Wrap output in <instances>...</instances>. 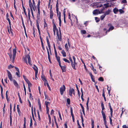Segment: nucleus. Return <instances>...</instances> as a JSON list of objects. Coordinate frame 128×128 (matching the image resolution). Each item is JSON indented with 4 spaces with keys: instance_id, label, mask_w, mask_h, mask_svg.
<instances>
[{
    "instance_id": "nucleus-1",
    "label": "nucleus",
    "mask_w": 128,
    "mask_h": 128,
    "mask_svg": "<svg viewBox=\"0 0 128 128\" xmlns=\"http://www.w3.org/2000/svg\"><path fill=\"white\" fill-rule=\"evenodd\" d=\"M27 58L28 59V62L30 66L32 65V64L30 62L31 59L30 56L28 54H27L25 56V57L24 58V62L26 64H28L27 61Z\"/></svg>"
},
{
    "instance_id": "nucleus-2",
    "label": "nucleus",
    "mask_w": 128,
    "mask_h": 128,
    "mask_svg": "<svg viewBox=\"0 0 128 128\" xmlns=\"http://www.w3.org/2000/svg\"><path fill=\"white\" fill-rule=\"evenodd\" d=\"M15 48L12 49V52L13 53V56L12 57V62L14 63L16 58V47L15 44H14Z\"/></svg>"
},
{
    "instance_id": "nucleus-3",
    "label": "nucleus",
    "mask_w": 128,
    "mask_h": 128,
    "mask_svg": "<svg viewBox=\"0 0 128 128\" xmlns=\"http://www.w3.org/2000/svg\"><path fill=\"white\" fill-rule=\"evenodd\" d=\"M66 88L64 85H63L60 88V94L62 95L63 94L64 92L65 91Z\"/></svg>"
},
{
    "instance_id": "nucleus-4",
    "label": "nucleus",
    "mask_w": 128,
    "mask_h": 128,
    "mask_svg": "<svg viewBox=\"0 0 128 128\" xmlns=\"http://www.w3.org/2000/svg\"><path fill=\"white\" fill-rule=\"evenodd\" d=\"M6 71L7 72L8 76L9 79L11 81H12V80L13 78L12 74L8 70H7Z\"/></svg>"
},
{
    "instance_id": "nucleus-5",
    "label": "nucleus",
    "mask_w": 128,
    "mask_h": 128,
    "mask_svg": "<svg viewBox=\"0 0 128 128\" xmlns=\"http://www.w3.org/2000/svg\"><path fill=\"white\" fill-rule=\"evenodd\" d=\"M29 6L30 7V10H31V9H32H32L34 11H35V8L33 6L32 4V3L31 2V0H29Z\"/></svg>"
},
{
    "instance_id": "nucleus-6",
    "label": "nucleus",
    "mask_w": 128,
    "mask_h": 128,
    "mask_svg": "<svg viewBox=\"0 0 128 128\" xmlns=\"http://www.w3.org/2000/svg\"><path fill=\"white\" fill-rule=\"evenodd\" d=\"M46 40L47 41V44H48V48H49L50 52L51 53V49H50V44L49 40H48V39L47 36L46 37ZM50 54H51V53H50Z\"/></svg>"
},
{
    "instance_id": "nucleus-7",
    "label": "nucleus",
    "mask_w": 128,
    "mask_h": 128,
    "mask_svg": "<svg viewBox=\"0 0 128 128\" xmlns=\"http://www.w3.org/2000/svg\"><path fill=\"white\" fill-rule=\"evenodd\" d=\"M52 5L50 6V19H52L54 15V13L52 10Z\"/></svg>"
},
{
    "instance_id": "nucleus-8",
    "label": "nucleus",
    "mask_w": 128,
    "mask_h": 128,
    "mask_svg": "<svg viewBox=\"0 0 128 128\" xmlns=\"http://www.w3.org/2000/svg\"><path fill=\"white\" fill-rule=\"evenodd\" d=\"M59 66L61 68L62 70V72H65L66 71V67L65 66H62L61 64H59Z\"/></svg>"
},
{
    "instance_id": "nucleus-9",
    "label": "nucleus",
    "mask_w": 128,
    "mask_h": 128,
    "mask_svg": "<svg viewBox=\"0 0 128 128\" xmlns=\"http://www.w3.org/2000/svg\"><path fill=\"white\" fill-rule=\"evenodd\" d=\"M38 10V13L36 16L38 20L40 19V8H37Z\"/></svg>"
},
{
    "instance_id": "nucleus-10",
    "label": "nucleus",
    "mask_w": 128,
    "mask_h": 128,
    "mask_svg": "<svg viewBox=\"0 0 128 128\" xmlns=\"http://www.w3.org/2000/svg\"><path fill=\"white\" fill-rule=\"evenodd\" d=\"M74 90L73 88H70L68 91V94L71 97L72 96V93L74 91Z\"/></svg>"
},
{
    "instance_id": "nucleus-11",
    "label": "nucleus",
    "mask_w": 128,
    "mask_h": 128,
    "mask_svg": "<svg viewBox=\"0 0 128 128\" xmlns=\"http://www.w3.org/2000/svg\"><path fill=\"white\" fill-rule=\"evenodd\" d=\"M11 47H10L9 48V52L8 53V54L9 56L10 59L11 60L12 58V50L11 49Z\"/></svg>"
},
{
    "instance_id": "nucleus-12",
    "label": "nucleus",
    "mask_w": 128,
    "mask_h": 128,
    "mask_svg": "<svg viewBox=\"0 0 128 128\" xmlns=\"http://www.w3.org/2000/svg\"><path fill=\"white\" fill-rule=\"evenodd\" d=\"M15 68L16 69V70L18 72H16V74L17 76L18 77H20V70L19 68H18L17 67H15Z\"/></svg>"
},
{
    "instance_id": "nucleus-13",
    "label": "nucleus",
    "mask_w": 128,
    "mask_h": 128,
    "mask_svg": "<svg viewBox=\"0 0 128 128\" xmlns=\"http://www.w3.org/2000/svg\"><path fill=\"white\" fill-rule=\"evenodd\" d=\"M89 98L88 97L87 98V102L86 103V109L88 111H89V108L88 107V103L89 102Z\"/></svg>"
},
{
    "instance_id": "nucleus-14",
    "label": "nucleus",
    "mask_w": 128,
    "mask_h": 128,
    "mask_svg": "<svg viewBox=\"0 0 128 128\" xmlns=\"http://www.w3.org/2000/svg\"><path fill=\"white\" fill-rule=\"evenodd\" d=\"M34 66L32 67V68L34 70L35 72V73H36V72L37 73H38V69L37 67L34 64Z\"/></svg>"
},
{
    "instance_id": "nucleus-15",
    "label": "nucleus",
    "mask_w": 128,
    "mask_h": 128,
    "mask_svg": "<svg viewBox=\"0 0 128 128\" xmlns=\"http://www.w3.org/2000/svg\"><path fill=\"white\" fill-rule=\"evenodd\" d=\"M101 106L102 108V110L101 112H104L103 110L105 109V108L103 102H102L101 104Z\"/></svg>"
},
{
    "instance_id": "nucleus-16",
    "label": "nucleus",
    "mask_w": 128,
    "mask_h": 128,
    "mask_svg": "<svg viewBox=\"0 0 128 128\" xmlns=\"http://www.w3.org/2000/svg\"><path fill=\"white\" fill-rule=\"evenodd\" d=\"M89 74L90 75V77H91V78L92 79V81L94 82H95V80H94V78H93V77H94V76L92 75V73L91 72H90L89 73Z\"/></svg>"
},
{
    "instance_id": "nucleus-17",
    "label": "nucleus",
    "mask_w": 128,
    "mask_h": 128,
    "mask_svg": "<svg viewBox=\"0 0 128 128\" xmlns=\"http://www.w3.org/2000/svg\"><path fill=\"white\" fill-rule=\"evenodd\" d=\"M57 37L58 40L60 41H62V34H59L57 35Z\"/></svg>"
},
{
    "instance_id": "nucleus-18",
    "label": "nucleus",
    "mask_w": 128,
    "mask_h": 128,
    "mask_svg": "<svg viewBox=\"0 0 128 128\" xmlns=\"http://www.w3.org/2000/svg\"><path fill=\"white\" fill-rule=\"evenodd\" d=\"M55 57L58 62V64H61L60 57L59 56H57V55L56 56H55Z\"/></svg>"
},
{
    "instance_id": "nucleus-19",
    "label": "nucleus",
    "mask_w": 128,
    "mask_h": 128,
    "mask_svg": "<svg viewBox=\"0 0 128 128\" xmlns=\"http://www.w3.org/2000/svg\"><path fill=\"white\" fill-rule=\"evenodd\" d=\"M58 0L56 2V13L57 12H59L58 11Z\"/></svg>"
},
{
    "instance_id": "nucleus-20",
    "label": "nucleus",
    "mask_w": 128,
    "mask_h": 128,
    "mask_svg": "<svg viewBox=\"0 0 128 128\" xmlns=\"http://www.w3.org/2000/svg\"><path fill=\"white\" fill-rule=\"evenodd\" d=\"M17 112L18 113L19 115H20L21 114V112L20 110L19 107L18 105H17Z\"/></svg>"
},
{
    "instance_id": "nucleus-21",
    "label": "nucleus",
    "mask_w": 128,
    "mask_h": 128,
    "mask_svg": "<svg viewBox=\"0 0 128 128\" xmlns=\"http://www.w3.org/2000/svg\"><path fill=\"white\" fill-rule=\"evenodd\" d=\"M113 11L114 14H116L118 11V10L117 8H115L114 9Z\"/></svg>"
},
{
    "instance_id": "nucleus-22",
    "label": "nucleus",
    "mask_w": 128,
    "mask_h": 128,
    "mask_svg": "<svg viewBox=\"0 0 128 128\" xmlns=\"http://www.w3.org/2000/svg\"><path fill=\"white\" fill-rule=\"evenodd\" d=\"M108 26H110V27L109 28L111 30H112L114 29V27L112 26V24H111L109 23L108 24Z\"/></svg>"
},
{
    "instance_id": "nucleus-23",
    "label": "nucleus",
    "mask_w": 128,
    "mask_h": 128,
    "mask_svg": "<svg viewBox=\"0 0 128 128\" xmlns=\"http://www.w3.org/2000/svg\"><path fill=\"white\" fill-rule=\"evenodd\" d=\"M99 10L97 9H96L94 10L93 12V13L94 14H98V12Z\"/></svg>"
},
{
    "instance_id": "nucleus-24",
    "label": "nucleus",
    "mask_w": 128,
    "mask_h": 128,
    "mask_svg": "<svg viewBox=\"0 0 128 128\" xmlns=\"http://www.w3.org/2000/svg\"><path fill=\"white\" fill-rule=\"evenodd\" d=\"M13 82L14 86L17 87L18 86V83L15 80H13Z\"/></svg>"
},
{
    "instance_id": "nucleus-25",
    "label": "nucleus",
    "mask_w": 128,
    "mask_h": 128,
    "mask_svg": "<svg viewBox=\"0 0 128 128\" xmlns=\"http://www.w3.org/2000/svg\"><path fill=\"white\" fill-rule=\"evenodd\" d=\"M31 112L33 119L34 121H35V120L34 118V116L33 113V109L32 107L31 108Z\"/></svg>"
},
{
    "instance_id": "nucleus-26",
    "label": "nucleus",
    "mask_w": 128,
    "mask_h": 128,
    "mask_svg": "<svg viewBox=\"0 0 128 128\" xmlns=\"http://www.w3.org/2000/svg\"><path fill=\"white\" fill-rule=\"evenodd\" d=\"M61 53L63 57H64L66 56V53L64 50H63L62 51Z\"/></svg>"
},
{
    "instance_id": "nucleus-27",
    "label": "nucleus",
    "mask_w": 128,
    "mask_h": 128,
    "mask_svg": "<svg viewBox=\"0 0 128 128\" xmlns=\"http://www.w3.org/2000/svg\"><path fill=\"white\" fill-rule=\"evenodd\" d=\"M111 12V10H108L106 11L104 14L106 15H108L109 14L110 12Z\"/></svg>"
},
{
    "instance_id": "nucleus-28",
    "label": "nucleus",
    "mask_w": 128,
    "mask_h": 128,
    "mask_svg": "<svg viewBox=\"0 0 128 128\" xmlns=\"http://www.w3.org/2000/svg\"><path fill=\"white\" fill-rule=\"evenodd\" d=\"M11 114L12 113H10V126H11L12 124V116H11Z\"/></svg>"
},
{
    "instance_id": "nucleus-29",
    "label": "nucleus",
    "mask_w": 128,
    "mask_h": 128,
    "mask_svg": "<svg viewBox=\"0 0 128 128\" xmlns=\"http://www.w3.org/2000/svg\"><path fill=\"white\" fill-rule=\"evenodd\" d=\"M24 127L23 128H26V118L25 117L24 118V124L23 125Z\"/></svg>"
},
{
    "instance_id": "nucleus-30",
    "label": "nucleus",
    "mask_w": 128,
    "mask_h": 128,
    "mask_svg": "<svg viewBox=\"0 0 128 128\" xmlns=\"http://www.w3.org/2000/svg\"><path fill=\"white\" fill-rule=\"evenodd\" d=\"M22 76L24 79L25 80L26 83L29 81L26 78L25 76L23 75Z\"/></svg>"
},
{
    "instance_id": "nucleus-31",
    "label": "nucleus",
    "mask_w": 128,
    "mask_h": 128,
    "mask_svg": "<svg viewBox=\"0 0 128 128\" xmlns=\"http://www.w3.org/2000/svg\"><path fill=\"white\" fill-rule=\"evenodd\" d=\"M103 119H106V116L104 112H101Z\"/></svg>"
},
{
    "instance_id": "nucleus-32",
    "label": "nucleus",
    "mask_w": 128,
    "mask_h": 128,
    "mask_svg": "<svg viewBox=\"0 0 128 128\" xmlns=\"http://www.w3.org/2000/svg\"><path fill=\"white\" fill-rule=\"evenodd\" d=\"M70 113H71V115L72 116V117H74V114L73 113V112H72V107H71L70 108Z\"/></svg>"
},
{
    "instance_id": "nucleus-33",
    "label": "nucleus",
    "mask_w": 128,
    "mask_h": 128,
    "mask_svg": "<svg viewBox=\"0 0 128 128\" xmlns=\"http://www.w3.org/2000/svg\"><path fill=\"white\" fill-rule=\"evenodd\" d=\"M40 0H38V4L37 5V8H40Z\"/></svg>"
},
{
    "instance_id": "nucleus-34",
    "label": "nucleus",
    "mask_w": 128,
    "mask_h": 128,
    "mask_svg": "<svg viewBox=\"0 0 128 128\" xmlns=\"http://www.w3.org/2000/svg\"><path fill=\"white\" fill-rule=\"evenodd\" d=\"M92 128H94V121L93 120H91Z\"/></svg>"
},
{
    "instance_id": "nucleus-35",
    "label": "nucleus",
    "mask_w": 128,
    "mask_h": 128,
    "mask_svg": "<svg viewBox=\"0 0 128 128\" xmlns=\"http://www.w3.org/2000/svg\"><path fill=\"white\" fill-rule=\"evenodd\" d=\"M106 16V15L104 14L102 15L100 17V20H103L105 17Z\"/></svg>"
},
{
    "instance_id": "nucleus-36",
    "label": "nucleus",
    "mask_w": 128,
    "mask_h": 128,
    "mask_svg": "<svg viewBox=\"0 0 128 128\" xmlns=\"http://www.w3.org/2000/svg\"><path fill=\"white\" fill-rule=\"evenodd\" d=\"M71 64L72 68L73 69H74L75 70H76V69L75 67V65H74V64L73 62H72V63H71Z\"/></svg>"
},
{
    "instance_id": "nucleus-37",
    "label": "nucleus",
    "mask_w": 128,
    "mask_h": 128,
    "mask_svg": "<svg viewBox=\"0 0 128 128\" xmlns=\"http://www.w3.org/2000/svg\"><path fill=\"white\" fill-rule=\"evenodd\" d=\"M45 103L46 105V108H47L48 107V105L50 104V103L46 101L45 102Z\"/></svg>"
},
{
    "instance_id": "nucleus-38",
    "label": "nucleus",
    "mask_w": 128,
    "mask_h": 128,
    "mask_svg": "<svg viewBox=\"0 0 128 128\" xmlns=\"http://www.w3.org/2000/svg\"><path fill=\"white\" fill-rule=\"evenodd\" d=\"M109 3H107L106 4H104V5L105 6V8H108L109 6L108 5Z\"/></svg>"
},
{
    "instance_id": "nucleus-39",
    "label": "nucleus",
    "mask_w": 128,
    "mask_h": 128,
    "mask_svg": "<svg viewBox=\"0 0 128 128\" xmlns=\"http://www.w3.org/2000/svg\"><path fill=\"white\" fill-rule=\"evenodd\" d=\"M110 116L111 117H112V112H113V110L112 108H110Z\"/></svg>"
},
{
    "instance_id": "nucleus-40",
    "label": "nucleus",
    "mask_w": 128,
    "mask_h": 128,
    "mask_svg": "<svg viewBox=\"0 0 128 128\" xmlns=\"http://www.w3.org/2000/svg\"><path fill=\"white\" fill-rule=\"evenodd\" d=\"M41 77L42 79L44 81V82L46 81V80L45 78V77L43 75H41Z\"/></svg>"
},
{
    "instance_id": "nucleus-41",
    "label": "nucleus",
    "mask_w": 128,
    "mask_h": 128,
    "mask_svg": "<svg viewBox=\"0 0 128 128\" xmlns=\"http://www.w3.org/2000/svg\"><path fill=\"white\" fill-rule=\"evenodd\" d=\"M9 27H10V33L12 34V36H13V33L12 32V30L11 29V26H9Z\"/></svg>"
},
{
    "instance_id": "nucleus-42",
    "label": "nucleus",
    "mask_w": 128,
    "mask_h": 128,
    "mask_svg": "<svg viewBox=\"0 0 128 128\" xmlns=\"http://www.w3.org/2000/svg\"><path fill=\"white\" fill-rule=\"evenodd\" d=\"M65 47L66 49V50L67 51H68V44H66L65 45Z\"/></svg>"
},
{
    "instance_id": "nucleus-43",
    "label": "nucleus",
    "mask_w": 128,
    "mask_h": 128,
    "mask_svg": "<svg viewBox=\"0 0 128 128\" xmlns=\"http://www.w3.org/2000/svg\"><path fill=\"white\" fill-rule=\"evenodd\" d=\"M63 60L65 62H67L68 63H70V62L68 60L65 58H63Z\"/></svg>"
},
{
    "instance_id": "nucleus-44",
    "label": "nucleus",
    "mask_w": 128,
    "mask_h": 128,
    "mask_svg": "<svg viewBox=\"0 0 128 128\" xmlns=\"http://www.w3.org/2000/svg\"><path fill=\"white\" fill-rule=\"evenodd\" d=\"M81 33L82 34H85L86 33V32L85 30H81Z\"/></svg>"
},
{
    "instance_id": "nucleus-45",
    "label": "nucleus",
    "mask_w": 128,
    "mask_h": 128,
    "mask_svg": "<svg viewBox=\"0 0 128 128\" xmlns=\"http://www.w3.org/2000/svg\"><path fill=\"white\" fill-rule=\"evenodd\" d=\"M38 20V19H37V20H36V26H37V28H39V24L38 22V20Z\"/></svg>"
},
{
    "instance_id": "nucleus-46",
    "label": "nucleus",
    "mask_w": 128,
    "mask_h": 128,
    "mask_svg": "<svg viewBox=\"0 0 128 128\" xmlns=\"http://www.w3.org/2000/svg\"><path fill=\"white\" fill-rule=\"evenodd\" d=\"M66 101L68 104L69 105L70 104V100L69 98H68L66 100Z\"/></svg>"
},
{
    "instance_id": "nucleus-47",
    "label": "nucleus",
    "mask_w": 128,
    "mask_h": 128,
    "mask_svg": "<svg viewBox=\"0 0 128 128\" xmlns=\"http://www.w3.org/2000/svg\"><path fill=\"white\" fill-rule=\"evenodd\" d=\"M98 80L102 82L104 81V80L103 78L102 77H100L98 79Z\"/></svg>"
},
{
    "instance_id": "nucleus-48",
    "label": "nucleus",
    "mask_w": 128,
    "mask_h": 128,
    "mask_svg": "<svg viewBox=\"0 0 128 128\" xmlns=\"http://www.w3.org/2000/svg\"><path fill=\"white\" fill-rule=\"evenodd\" d=\"M53 30H56L57 29L55 24H53Z\"/></svg>"
},
{
    "instance_id": "nucleus-49",
    "label": "nucleus",
    "mask_w": 128,
    "mask_h": 128,
    "mask_svg": "<svg viewBox=\"0 0 128 128\" xmlns=\"http://www.w3.org/2000/svg\"><path fill=\"white\" fill-rule=\"evenodd\" d=\"M14 67V66H12L11 64H10V65H9L8 66V69H10V68H13Z\"/></svg>"
},
{
    "instance_id": "nucleus-50",
    "label": "nucleus",
    "mask_w": 128,
    "mask_h": 128,
    "mask_svg": "<svg viewBox=\"0 0 128 128\" xmlns=\"http://www.w3.org/2000/svg\"><path fill=\"white\" fill-rule=\"evenodd\" d=\"M32 2L33 3V4H32L33 6H34V7L35 9H36V4L34 2V1H33Z\"/></svg>"
},
{
    "instance_id": "nucleus-51",
    "label": "nucleus",
    "mask_w": 128,
    "mask_h": 128,
    "mask_svg": "<svg viewBox=\"0 0 128 128\" xmlns=\"http://www.w3.org/2000/svg\"><path fill=\"white\" fill-rule=\"evenodd\" d=\"M28 84V87L29 86H31L32 85V84L30 83V81H28V82H27Z\"/></svg>"
},
{
    "instance_id": "nucleus-52",
    "label": "nucleus",
    "mask_w": 128,
    "mask_h": 128,
    "mask_svg": "<svg viewBox=\"0 0 128 128\" xmlns=\"http://www.w3.org/2000/svg\"><path fill=\"white\" fill-rule=\"evenodd\" d=\"M118 11L120 12V14L123 13L124 12V11L122 9H120Z\"/></svg>"
},
{
    "instance_id": "nucleus-53",
    "label": "nucleus",
    "mask_w": 128,
    "mask_h": 128,
    "mask_svg": "<svg viewBox=\"0 0 128 128\" xmlns=\"http://www.w3.org/2000/svg\"><path fill=\"white\" fill-rule=\"evenodd\" d=\"M95 20H96V22H98L100 20V19L97 17H95Z\"/></svg>"
},
{
    "instance_id": "nucleus-54",
    "label": "nucleus",
    "mask_w": 128,
    "mask_h": 128,
    "mask_svg": "<svg viewBox=\"0 0 128 128\" xmlns=\"http://www.w3.org/2000/svg\"><path fill=\"white\" fill-rule=\"evenodd\" d=\"M30 95V100L32 99V100H33V96H32V95L31 93L29 94Z\"/></svg>"
},
{
    "instance_id": "nucleus-55",
    "label": "nucleus",
    "mask_w": 128,
    "mask_h": 128,
    "mask_svg": "<svg viewBox=\"0 0 128 128\" xmlns=\"http://www.w3.org/2000/svg\"><path fill=\"white\" fill-rule=\"evenodd\" d=\"M32 118H31L30 119V126L32 127Z\"/></svg>"
},
{
    "instance_id": "nucleus-56",
    "label": "nucleus",
    "mask_w": 128,
    "mask_h": 128,
    "mask_svg": "<svg viewBox=\"0 0 128 128\" xmlns=\"http://www.w3.org/2000/svg\"><path fill=\"white\" fill-rule=\"evenodd\" d=\"M58 114H59V118H60V120H62V118L61 117V115L60 113V112H59V111H58Z\"/></svg>"
},
{
    "instance_id": "nucleus-57",
    "label": "nucleus",
    "mask_w": 128,
    "mask_h": 128,
    "mask_svg": "<svg viewBox=\"0 0 128 128\" xmlns=\"http://www.w3.org/2000/svg\"><path fill=\"white\" fill-rule=\"evenodd\" d=\"M22 25L23 27V28H24V32H26V28H25V25H24V22H22Z\"/></svg>"
},
{
    "instance_id": "nucleus-58",
    "label": "nucleus",
    "mask_w": 128,
    "mask_h": 128,
    "mask_svg": "<svg viewBox=\"0 0 128 128\" xmlns=\"http://www.w3.org/2000/svg\"><path fill=\"white\" fill-rule=\"evenodd\" d=\"M90 65L91 66H90V68H91V69L92 70H93L94 69V67L93 65L92 64V63H90Z\"/></svg>"
},
{
    "instance_id": "nucleus-59",
    "label": "nucleus",
    "mask_w": 128,
    "mask_h": 128,
    "mask_svg": "<svg viewBox=\"0 0 128 128\" xmlns=\"http://www.w3.org/2000/svg\"><path fill=\"white\" fill-rule=\"evenodd\" d=\"M44 82V85L45 86L46 85L45 84H46L47 86H48V81L47 80H46V81H45Z\"/></svg>"
},
{
    "instance_id": "nucleus-60",
    "label": "nucleus",
    "mask_w": 128,
    "mask_h": 128,
    "mask_svg": "<svg viewBox=\"0 0 128 128\" xmlns=\"http://www.w3.org/2000/svg\"><path fill=\"white\" fill-rule=\"evenodd\" d=\"M70 56L69 57V60H70V61L71 63H72V62H73L72 60V58L70 56V55L69 54Z\"/></svg>"
},
{
    "instance_id": "nucleus-61",
    "label": "nucleus",
    "mask_w": 128,
    "mask_h": 128,
    "mask_svg": "<svg viewBox=\"0 0 128 128\" xmlns=\"http://www.w3.org/2000/svg\"><path fill=\"white\" fill-rule=\"evenodd\" d=\"M104 121V124L105 125L106 124V119H103Z\"/></svg>"
},
{
    "instance_id": "nucleus-62",
    "label": "nucleus",
    "mask_w": 128,
    "mask_h": 128,
    "mask_svg": "<svg viewBox=\"0 0 128 128\" xmlns=\"http://www.w3.org/2000/svg\"><path fill=\"white\" fill-rule=\"evenodd\" d=\"M59 20V25L60 26H61V18H58Z\"/></svg>"
},
{
    "instance_id": "nucleus-63",
    "label": "nucleus",
    "mask_w": 128,
    "mask_h": 128,
    "mask_svg": "<svg viewBox=\"0 0 128 128\" xmlns=\"http://www.w3.org/2000/svg\"><path fill=\"white\" fill-rule=\"evenodd\" d=\"M54 111L52 109L50 112V114L51 115H52L53 114H54Z\"/></svg>"
},
{
    "instance_id": "nucleus-64",
    "label": "nucleus",
    "mask_w": 128,
    "mask_h": 128,
    "mask_svg": "<svg viewBox=\"0 0 128 128\" xmlns=\"http://www.w3.org/2000/svg\"><path fill=\"white\" fill-rule=\"evenodd\" d=\"M123 128H128V127L126 125H124L122 126Z\"/></svg>"
}]
</instances>
